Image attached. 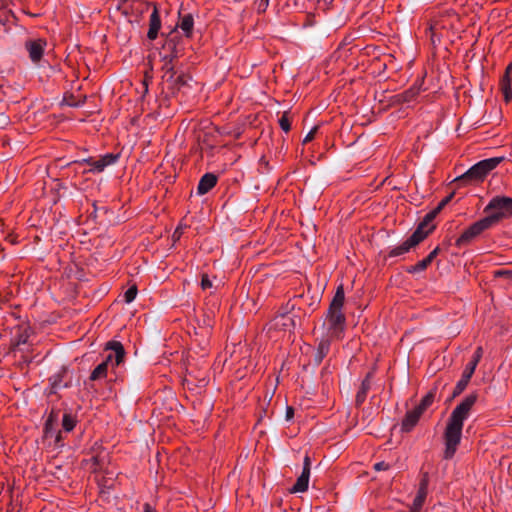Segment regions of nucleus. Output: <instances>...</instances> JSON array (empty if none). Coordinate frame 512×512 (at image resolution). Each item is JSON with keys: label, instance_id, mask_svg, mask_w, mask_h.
Masks as SVG:
<instances>
[{"label": "nucleus", "instance_id": "obj_44", "mask_svg": "<svg viewBox=\"0 0 512 512\" xmlns=\"http://www.w3.org/2000/svg\"><path fill=\"white\" fill-rule=\"evenodd\" d=\"M97 211H98V208L94 204L93 205V211L90 212L89 217L92 218V219H96L97 218Z\"/></svg>", "mask_w": 512, "mask_h": 512}, {"label": "nucleus", "instance_id": "obj_22", "mask_svg": "<svg viewBox=\"0 0 512 512\" xmlns=\"http://www.w3.org/2000/svg\"><path fill=\"white\" fill-rule=\"evenodd\" d=\"M194 25V20L191 14L184 15L178 26L185 32L186 36L189 37Z\"/></svg>", "mask_w": 512, "mask_h": 512}, {"label": "nucleus", "instance_id": "obj_18", "mask_svg": "<svg viewBox=\"0 0 512 512\" xmlns=\"http://www.w3.org/2000/svg\"><path fill=\"white\" fill-rule=\"evenodd\" d=\"M109 371H111V368L101 362L91 372V374L89 376V380L90 381H99V380L105 379L107 377Z\"/></svg>", "mask_w": 512, "mask_h": 512}, {"label": "nucleus", "instance_id": "obj_31", "mask_svg": "<svg viewBox=\"0 0 512 512\" xmlns=\"http://www.w3.org/2000/svg\"><path fill=\"white\" fill-rule=\"evenodd\" d=\"M279 125L282 130L289 132L291 129L290 119L286 114H283L279 119Z\"/></svg>", "mask_w": 512, "mask_h": 512}, {"label": "nucleus", "instance_id": "obj_1", "mask_svg": "<svg viewBox=\"0 0 512 512\" xmlns=\"http://www.w3.org/2000/svg\"><path fill=\"white\" fill-rule=\"evenodd\" d=\"M478 400L477 393L467 395L452 411L448 418L444 432L445 450L444 459H451L461 441L464 421L469 417L471 410Z\"/></svg>", "mask_w": 512, "mask_h": 512}, {"label": "nucleus", "instance_id": "obj_32", "mask_svg": "<svg viewBox=\"0 0 512 512\" xmlns=\"http://www.w3.org/2000/svg\"><path fill=\"white\" fill-rule=\"evenodd\" d=\"M256 9L259 13H262V12H265L268 5H269V0H258L256 1Z\"/></svg>", "mask_w": 512, "mask_h": 512}, {"label": "nucleus", "instance_id": "obj_36", "mask_svg": "<svg viewBox=\"0 0 512 512\" xmlns=\"http://www.w3.org/2000/svg\"><path fill=\"white\" fill-rule=\"evenodd\" d=\"M389 468H390V465L384 461L377 462L374 464V469L376 471L388 470Z\"/></svg>", "mask_w": 512, "mask_h": 512}, {"label": "nucleus", "instance_id": "obj_42", "mask_svg": "<svg viewBox=\"0 0 512 512\" xmlns=\"http://www.w3.org/2000/svg\"><path fill=\"white\" fill-rule=\"evenodd\" d=\"M182 233H183V229H182V227H181V226H178V227L175 229L174 233H173V239H174V240H178V239H180V237H181Z\"/></svg>", "mask_w": 512, "mask_h": 512}, {"label": "nucleus", "instance_id": "obj_14", "mask_svg": "<svg viewBox=\"0 0 512 512\" xmlns=\"http://www.w3.org/2000/svg\"><path fill=\"white\" fill-rule=\"evenodd\" d=\"M217 183V176L213 173L204 174L199 180L197 194L204 195L208 193Z\"/></svg>", "mask_w": 512, "mask_h": 512}, {"label": "nucleus", "instance_id": "obj_39", "mask_svg": "<svg viewBox=\"0 0 512 512\" xmlns=\"http://www.w3.org/2000/svg\"><path fill=\"white\" fill-rule=\"evenodd\" d=\"M310 467H311V460H310V457L308 455H306L304 457L303 470L302 471H306L307 470V473L310 474Z\"/></svg>", "mask_w": 512, "mask_h": 512}, {"label": "nucleus", "instance_id": "obj_35", "mask_svg": "<svg viewBox=\"0 0 512 512\" xmlns=\"http://www.w3.org/2000/svg\"><path fill=\"white\" fill-rule=\"evenodd\" d=\"M201 287H202V289H204V290L212 287V282H211V280L209 279V277H208V275H207V274H203V275H202V279H201Z\"/></svg>", "mask_w": 512, "mask_h": 512}, {"label": "nucleus", "instance_id": "obj_43", "mask_svg": "<svg viewBox=\"0 0 512 512\" xmlns=\"http://www.w3.org/2000/svg\"><path fill=\"white\" fill-rule=\"evenodd\" d=\"M83 103H84V100H82V101L74 100V101H70V102H68V105H69V106H71V107H79V106H81Z\"/></svg>", "mask_w": 512, "mask_h": 512}, {"label": "nucleus", "instance_id": "obj_19", "mask_svg": "<svg viewBox=\"0 0 512 512\" xmlns=\"http://www.w3.org/2000/svg\"><path fill=\"white\" fill-rule=\"evenodd\" d=\"M310 474L306 471H302L301 475L297 478L296 483L291 489V492H305L308 489Z\"/></svg>", "mask_w": 512, "mask_h": 512}, {"label": "nucleus", "instance_id": "obj_17", "mask_svg": "<svg viewBox=\"0 0 512 512\" xmlns=\"http://www.w3.org/2000/svg\"><path fill=\"white\" fill-rule=\"evenodd\" d=\"M67 369L65 367L62 368V370L54 374L50 377L49 381L51 383V393H56L58 389L61 387L68 388L70 385L69 383L62 384L64 374L66 373Z\"/></svg>", "mask_w": 512, "mask_h": 512}, {"label": "nucleus", "instance_id": "obj_7", "mask_svg": "<svg viewBox=\"0 0 512 512\" xmlns=\"http://www.w3.org/2000/svg\"><path fill=\"white\" fill-rule=\"evenodd\" d=\"M483 356V349L482 347H478L473 356H472V359L470 360V362L466 365L463 373H462V376H461V379L457 382L455 388H454V391L450 397V400L451 399H454L456 398L457 396H459L467 387L472 375L474 374L475 372V369L479 363V361L481 360Z\"/></svg>", "mask_w": 512, "mask_h": 512}, {"label": "nucleus", "instance_id": "obj_48", "mask_svg": "<svg viewBox=\"0 0 512 512\" xmlns=\"http://www.w3.org/2000/svg\"><path fill=\"white\" fill-rule=\"evenodd\" d=\"M505 274H511L510 271H503V270H499L496 272V275H505Z\"/></svg>", "mask_w": 512, "mask_h": 512}, {"label": "nucleus", "instance_id": "obj_38", "mask_svg": "<svg viewBox=\"0 0 512 512\" xmlns=\"http://www.w3.org/2000/svg\"><path fill=\"white\" fill-rule=\"evenodd\" d=\"M8 124H9V117L4 113H0V128L3 129Z\"/></svg>", "mask_w": 512, "mask_h": 512}, {"label": "nucleus", "instance_id": "obj_21", "mask_svg": "<svg viewBox=\"0 0 512 512\" xmlns=\"http://www.w3.org/2000/svg\"><path fill=\"white\" fill-rule=\"evenodd\" d=\"M419 94V88L411 87L401 94L395 96V101L398 103H408L412 101Z\"/></svg>", "mask_w": 512, "mask_h": 512}, {"label": "nucleus", "instance_id": "obj_11", "mask_svg": "<svg viewBox=\"0 0 512 512\" xmlns=\"http://www.w3.org/2000/svg\"><path fill=\"white\" fill-rule=\"evenodd\" d=\"M330 349V341L328 339H323L319 342L318 347L316 351L314 352L312 356V360L310 362V365H312L314 368L318 367L323 359L326 357Z\"/></svg>", "mask_w": 512, "mask_h": 512}, {"label": "nucleus", "instance_id": "obj_40", "mask_svg": "<svg viewBox=\"0 0 512 512\" xmlns=\"http://www.w3.org/2000/svg\"><path fill=\"white\" fill-rule=\"evenodd\" d=\"M293 416H294V409L292 407L288 406L286 408V413H285L286 421L292 420Z\"/></svg>", "mask_w": 512, "mask_h": 512}, {"label": "nucleus", "instance_id": "obj_10", "mask_svg": "<svg viewBox=\"0 0 512 512\" xmlns=\"http://www.w3.org/2000/svg\"><path fill=\"white\" fill-rule=\"evenodd\" d=\"M118 155L108 153L101 157L99 160H93V159H85L84 161L87 162L93 170L96 172H102L107 166L113 165L118 160Z\"/></svg>", "mask_w": 512, "mask_h": 512}, {"label": "nucleus", "instance_id": "obj_30", "mask_svg": "<svg viewBox=\"0 0 512 512\" xmlns=\"http://www.w3.org/2000/svg\"><path fill=\"white\" fill-rule=\"evenodd\" d=\"M137 295V288L135 286H132L127 289V291L124 294V300L126 303H131Z\"/></svg>", "mask_w": 512, "mask_h": 512}, {"label": "nucleus", "instance_id": "obj_41", "mask_svg": "<svg viewBox=\"0 0 512 512\" xmlns=\"http://www.w3.org/2000/svg\"><path fill=\"white\" fill-rule=\"evenodd\" d=\"M440 252V248L439 247H436L433 251H431L429 253V255L427 256V258L429 259V261L432 263V261L435 259V257L439 254Z\"/></svg>", "mask_w": 512, "mask_h": 512}, {"label": "nucleus", "instance_id": "obj_20", "mask_svg": "<svg viewBox=\"0 0 512 512\" xmlns=\"http://www.w3.org/2000/svg\"><path fill=\"white\" fill-rule=\"evenodd\" d=\"M370 387V374H368L366 378L362 381L360 389L356 394L355 402L357 406H360L365 401L367 397V392L369 391Z\"/></svg>", "mask_w": 512, "mask_h": 512}, {"label": "nucleus", "instance_id": "obj_24", "mask_svg": "<svg viewBox=\"0 0 512 512\" xmlns=\"http://www.w3.org/2000/svg\"><path fill=\"white\" fill-rule=\"evenodd\" d=\"M167 82L171 83L173 90H180L183 86H185L187 84V78L184 74H180V75L176 74V75H174L172 80L167 79Z\"/></svg>", "mask_w": 512, "mask_h": 512}, {"label": "nucleus", "instance_id": "obj_51", "mask_svg": "<svg viewBox=\"0 0 512 512\" xmlns=\"http://www.w3.org/2000/svg\"><path fill=\"white\" fill-rule=\"evenodd\" d=\"M120 1H121L122 3H125V2H127L128 0H120Z\"/></svg>", "mask_w": 512, "mask_h": 512}, {"label": "nucleus", "instance_id": "obj_34", "mask_svg": "<svg viewBox=\"0 0 512 512\" xmlns=\"http://www.w3.org/2000/svg\"><path fill=\"white\" fill-rule=\"evenodd\" d=\"M53 416L50 415L48 420L46 421V424H45V434L46 436H52L53 435V430H52V422H53Z\"/></svg>", "mask_w": 512, "mask_h": 512}, {"label": "nucleus", "instance_id": "obj_13", "mask_svg": "<svg viewBox=\"0 0 512 512\" xmlns=\"http://www.w3.org/2000/svg\"><path fill=\"white\" fill-rule=\"evenodd\" d=\"M512 71V62L507 66L505 74L501 78L500 88L503 93V97L506 103L512 100V89H511V78L510 73Z\"/></svg>", "mask_w": 512, "mask_h": 512}, {"label": "nucleus", "instance_id": "obj_25", "mask_svg": "<svg viewBox=\"0 0 512 512\" xmlns=\"http://www.w3.org/2000/svg\"><path fill=\"white\" fill-rule=\"evenodd\" d=\"M76 425V418L71 413H65L62 419V426L66 432H70Z\"/></svg>", "mask_w": 512, "mask_h": 512}, {"label": "nucleus", "instance_id": "obj_23", "mask_svg": "<svg viewBox=\"0 0 512 512\" xmlns=\"http://www.w3.org/2000/svg\"><path fill=\"white\" fill-rule=\"evenodd\" d=\"M434 398H435V391L432 390V391L428 392L423 397L421 402L415 408L418 411H420L421 413H423L432 404V402L434 401Z\"/></svg>", "mask_w": 512, "mask_h": 512}, {"label": "nucleus", "instance_id": "obj_26", "mask_svg": "<svg viewBox=\"0 0 512 512\" xmlns=\"http://www.w3.org/2000/svg\"><path fill=\"white\" fill-rule=\"evenodd\" d=\"M430 264H431V262L429 261V259L427 257H425L423 260L419 261L417 264L408 267L406 271L408 273H419V272L424 271Z\"/></svg>", "mask_w": 512, "mask_h": 512}, {"label": "nucleus", "instance_id": "obj_9", "mask_svg": "<svg viewBox=\"0 0 512 512\" xmlns=\"http://www.w3.org/2000/svg\"><path fill=\"white\" fill-rule=\"evenodd\" d=\"M491 227V219H487L486 217L480 219L479 221L473 223L460 235V237L456 240V246L463 247L470 244L483 231Z\"/></svg>", "mask_w": 512, "mask_h": 512}, {"label": "nucleus", "instance_id": "obj_46", "mask_svg": "<svg viewBox=\"0 0 512 512\" xmlns=\"http://www.w3.org/2000/svg\"><path fill=\"white\" fill-rule=\"evenodd\" d=\"M329 373V368L325 366L321 371V376L325 377Z\"/></svg>", "mask_w": 512, "mask_h": 512}, {"label": "nucleus", "instance_id": "obj_33", "mask_svg": "<svg viewBox=\"0 0 512 512\" xmlns=\"http://www.w3.org/2000/svg\"><path fill=\"white\" fill-rule=\"evenodd\" d=\"M454 192L450 193L448 196H446L438 205L437 210L441 212V210L452 200L454 197Z\"/></svg>", "mask_w": 512, "mask_h": 512}, {"label": "nucleus", "instance_id": "obj_15", "mask_svg": "<svg viewBox=\"0 0 512 512\" xmlns=\"http://www.w3.org/2000/svg\"><path fill=\"white\" fill-rule=\"evenodd\" d=\"M44 42L42 40H29L25 46L29 52V57L33 62H37L43 55Z\"/></svg>", "mask_w": 512, "mask_h": 512}, {"label": "nucleus", "instance_id": "obj_16", "mask_svg": "<svg viewBox=\"0 0 512 512\" xmlns=\"http://www.w3.org/2000/svg\"><path fill=\"white\" fill-rule=\"evenodd\" d=\"M422 413L418 411L416 408L408 411L402 421L401 431L402 432H410L414 426L418 423L420 416Z\"/></svg>", "mask_w": 512, "mask_h": 512}, {"label": "nucleus", "instance_id": "obj_29", "mask_svg": "<svg viewBox=\"0 0 512 512\" xmlns=\"http://www.w3.org/2000/svg\"><path fill=\"white\" fill-rule=\"evenodd\" d=\"M428 485H429V475L427 472L423 473L422 479L419 484L418 492L427 494L428 491Z\"/></svg>", "mask_w": 512, "mask_h": 512}, {"label": "nucleus", "instance_id": "obj_2", "mask_svg": "<svg viewBox=\"0 0 512 512\" xmlns=\"http://www.w3.org/2000/svg\"><path fill=\"white\" fill-rule=\"evenodd\" d=\"M484 212L488 214L486 218L491 219V224L494 226L501 219L512 216V198L507 196L493 197L484 208Z\"/></svg>", "mask_w": 512, "mask_h": 512}, {"label": "nucleus", "instance_id": "obj_3", "mask_svg": "<svg viewBox=\"0 0 512 512\" xmlns=\"http://www.w3.org/2000/svg\"><path fill=\"white\" fill-rule=\"evenodd\" d=\"M503 159V157H493L479 161L454 181L465 182L482 180L490 171L496 168Z\"/></svg>", "mask_w": 512, "mask_h": 512}, {"label": "nucleus", "instance_id": "obj_49", "mask_svg": "<svg viewBox=\"0 0 512 512\" xmlns=\"http://www.w3.org/2000/svg\"><path fill=\"white\" fill-rule=\"evenodd\" d=\"M61 433L58 432L57 435H56V442L59 443L61 441Z\"/></svg>", "mask_w": 512, "mask_h": 512}, {"label": "nucleus", "instance_id": "obj_6", "mask_svg": "<svg viewBox=\"0 0 512 512\" xmlns=\"http://www.w3.org/2000/svg\"><path fill=\"white\" fill-rule=\"evenodd\" d=\"M175 37H169L163 46L164 49L169 51L168 54L161 55V61L163 62L162 70L168 74V80H172L174 75L177 74L175 70L174 61L181 56V51L178 48V42Z\"/></svg>", "mask_w": 512, "mask_h": 512}, {"label": "nucleus", "instance_id": "obj_45", "mask_svg": "<svg viewBox=\"0 0 512 512\" xmlns=\"http://www.w3.org/2000/svg\"><path fill=\"white\" fill-rule=\"evenodd\" d=\"M27 340H28V337H27V336L21 335V336L19 337V340H18V345H20V344H26V343H27Z\"/></svg>", "mask_w": 512, "mask_h": 512}, {"label": "nucleus", "instance_id": "obj_37", "mask_svg": "<svg viewBox=\"0 0 512 512\" xmlns=\"http://www.w3.org/2000/svg\"><path fill=\"white\" fill-rule=\"evenodd\" d=\"M317 129H318V127L315 126L313 129H311L309 131V133L305 136V138L303 140L304 144L310 142L314 138Z\"/></svg>", "mask_w": 512, "mask_h": 512}, {"label": "nucleus", "instance_id": "obj_27", "mask_svg": "<svg viewBox=\"0 0 512 512\" xmlns=\"http://www.w3.org/2000/svg\"><path fill=\"white\" fill-rule=\"evenodd\" d=\"M426 496H427V494L417 492V495L413 501V505L409 512H419L423 506Z\"/></svg>", "mask_w": 512, "mask_h": 512}, {"label": "nucleus", "instance_id": "obj_47", "mask_svg": "<svg viewBox=\"0 0 512 512\" xmlns=\"http://www.w3.org/2000/svg\"><path fill=\"white\" fill-rule=\"evenodd\" d=\"M144 512H153V509L149 504L144 505Z\"/></svg>", "mask_w": 512, "mask_h": 512}, {"label": "nucleus", "instance_id": "obj_4", "mask_svg": "<svg viewBox=\"0 0 512 512\" xmlns=\"http://www.w3.org/2000/svg\"><path fill=\"white\" fill-rule=\"evenodd\" d=\"M344 299V289L343 286L340 285L337 288L336 293L328 309L329 329L333 330L334 333L342 331L345 323V316L341 311Z\"/></svg>", "mask_w": 512, "mask_h": 512}, {"label": "nucleus", "instance_id": "obj_5", "mask_svg": "<svg viewBox=\"0 0 512 512\" xmlns=\"http://www.w3.org/2000/svg\"><path fill=\"white\" fill-rule=\"evenodd\" d=\"M435 229V225H431L430 227L422 226L421 223L417 226L415 231L411 234V236L404 241L401 245L391 249L388 253L389 257H397L402 254L409 252L412 248L416 247L419 243H421L433 230Z\"/></svg>", "mask_w": 512, "mask_h": 512}, {"label": "nucleus", "instance_id": "obj_8", "mask_svg": "<svg viewBox=\"0 0 512 512\" xmlns=\"http://www.w3.org/2000/svg\"><path fill=\"white\" fill-rule=\"evenodd\" d=\"M105 351H107L102 363L111 368V372L116 374V368L124 363L125 350L123 345L118 341H109L106 344Z\"/></svg>", "mask_w": 512, "mask_h": 512}, {"label": "nucleus", "instance_id": "obj_12", "mask_svg": "<svg viewBox=\"0 0 512 512\" xmlns=\"http://www.w3.org/2000/svg\"><path fill=\"white\" fill-rule=\"evenodd\" d=\"M161 28V19H160V14H159V10L157 8L156 5H154V9L150 15V19H149V30H148V33H147V37L150 39V40H155L158 36V32Z\"/></svg>", "mask_w": 512, "mask_h": 512}, {"label": "nucleus", "instance_id": "obj_50", "mask_svg": "<svg viewBox=\"0 0 512 512\" xmlns=\"http://www.w3.org/2000/svg\"><path fill=\"white\" fill-rule=\"evenodd\" d=\"M93 460L95 461V463L98 464V458L97 457H93Z\"/></svg>", "mask_w": 512, "mask_h": 512}, {"label": "nucleus", "instance_id": "obj_28", "mask_svg": "<svg viewBox=\"0 0 512 512\" xmlns=\"http://www.w3.org/2000/svg\"><path fill=\"white\" fill-rule=\"evenodd\" d=\"M439 213L440 211H438L437 208L433 209L432 211L425 215L424 219L420 223L422 224V226L430 227L432 225L431 222Z\"/></svg>", "mask_w": 512, "mask_h": 512}]
</instances>
